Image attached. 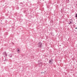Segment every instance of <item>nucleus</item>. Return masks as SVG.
Wrapping results in <instances>:
<instances>
[{
    "mask_svg": "<svg viewBox=\"0 0 77 77\" xmlns=\"http://www.w3.org/2000/svg\"><path fill=\"white\" fill-rule=\"evenodd\" d=\"M4 57H5V56H4Z\"/></svg>",
    "mask_w": 77,
    "mask_h": 77,
    "instance_id": "nucleus-11",
    "label": "nucleus"
},
{
    "mask_svg": "<svg viewBox=\"0 0 77 77\" xmlns=\"http://www.w3.org/2000/svg\"><path fill=\"white\" fill-rule=\"evenodd\" d=\"M69 24H72L70 22L69 23Z\"/></svg>",
    "mask_w": 77,
    "mask_h": 77,
    "instance_id": "nucleus-9",
    "label": "nucleus"
},
{
    "mask_svg": "<svg viewBox=\"0 0 77 77\" xmlns=\"http://www.w3.org/2000/svg\"><path fill=\"white\" fill-rule=\"evenodd\" d=\"M9 57H12V55H11V54L9 55Z\"/></svg>",
    "mask_w": 77,
    "mask_h": 77,
    "instance_id": "nucleus-5",
    "label": "nucleus"
},
{
    "mask_svg": "<svg viewBox=\"0 0 77 77\" xmlns=\"http://www.w3.org/2000/svg\"><path fill=\"white\" fill-rule=\"evenodd\" d=\"M44 72H41V73L42 74H44Z\"/></svg>",
    "mask_w": 77,
    "mask_h": 77,
    "instance_id": "nucleus-8",
    "label": "nucleus"
},
{
    "mask_svg": "<svg viewBox=\"0 0 77 77\" xmlns=\"http://www.w3.org/2000/svg\"><path fill=\"white\" fill-rule=\"evenodd\" d=\"M77 29V27H76V28H75V29Z\"/></svg>",
    "mask_w": 77,
    "mask_h": 77,
    "instance_id": "nucleus-10",
    "label": "nucleus"
},
{
    "mask_svg": "<svg viewBox=\"0 0 77 77\" xmlns=\"http://www.w3.org/2000/svg\"><path fill=\"white\" fill-rule=\"evenodd\" d=\"M17 51H20V49H19L18 48V49H17Z\"/></svg>",
    "mask_w": 77,
    "mask_h": 77,
    "instance_id": "nucleus-7",
    "label": "nucleus"
},
{
    "mask_svg": "<svg viewBox=\"0 0 77 77\" xmlns=\"http://www.w3.org/2000/svg\"><path fill=\"white\" fill-rule=\"evenodd\" d=\"M42 43H41V42H39L38 43V47H40V48H41V47H42Z\"/></svg>",
    "mask_w": 77,
    "mask_h": 77,
    "instance_id": "nucleus-1",
    "label": "nucleus"
},
{
    "mask_svg": "<svg viewBox=\"0 0 77 77\" xmlns=\"http://www.w3.org/2000/svg\"><path fill=\"white\" fill-rule=\"evenodd\" d=\"M3 55H5V56H7V53L5 51L3 53Z\"/></svg>",
    "mask_w": 77,
    "mask_h": 77,
    "instance_id": "nucleus-3",
    "label": "nucleus"
},
{
    "mask_svg": "<svg viewBox=\"0 0 77 77\" xmlns=\"http://www.w3.org/2000/svg\"><path fill=\"white\" fill-rule=\"evenodd\" d=\"M53 61H52V59H51L49 60V63H50V64H51V65H52L53 63Z\"/></svg>",
    "mask_w": 77,
    "mask_h": 77,
    "instance_id": "nucleus-2",
    "label": "nucleus"
},
{
    "mask_svg": "<svg viewBox=\"0 0 77 77\" xmlns=\"http://www.w3.org/2000/svg\"><path fill=\"white\" fill-rule=\"evenodd\" d=\"M70 22L72 24V23H73V21L72 20V19H71L70 20Z\"/></svg>",
    "mask_w": 77,
    "mask_h": 77,
    "instance_id": "nucleus-4",
    "label": "nucleus"
},
{
    "mask_svg": "<svg viewBox=\"0 0 77 77\" xmlns=\"http://www.w3.org/2000/svg\"><path fill=\"white\" fill-rule=\"evenodd\" d=\"M75 18H77V13L75 14Z\"/></svg>",
    "mask_w": 77,
    "mask_h": 77,
    "instance_id": "nucleus-6",
    "label": "nucleus"
}]
</instances>
